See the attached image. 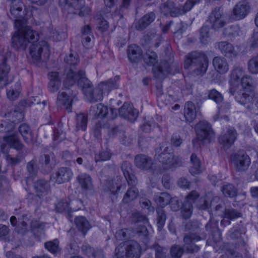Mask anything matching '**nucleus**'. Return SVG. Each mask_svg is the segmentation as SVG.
Returning <instances> with one entry per match:
<instances>
[{
  "label": "nucleus",
  "instance_id": "393cba45",
  "mask_svg": "<svg viewBox=\"0 0 258 258\" xmlns=\"http://www.w3.org/2000/svg\"><path fill=\"white\" fill-rule=\"evenodd\" d=\"M54 155L52 153L44 154L39 158V164L44 172H50L55 165Z\"/></svg>",
  "mask_w": 258,
  "mask_h": 258
},
{
  "label": "nucleus",
  "instance_id": "f3484780",
  "mask_svg": "<svg viewBox=\"0 0 258 258\" xmlns=\"http://www.w3.org/2000/svg\"><path fill=\"white\" fill-rule=\"evenodd\" d=\"M206 238V236L202 237L197 235L195 234L191 233L185 235L184 237L183 246L188 253L197 252L199 250V247L194 243V241H197Z\"/></svg>",
  "mask_w": 258,
  "mask_h": 258
},
{
  "label": "nucleus",
  "instance_id": "774afa93",
  "mask_svg": "<svg viewBox=\"0 0 258 258\" xmlns=\"http://www.w3.org/2000/svg\"><path fill=\"white\" fill-rule=\"evenodd\" d=\"M65 138V134L60 128H55L53 132V140L60 142Z\"/></svg>",
  "mask_w": 258,
  "mask_h": 258
},
{
  "label": "nucleus",
  "instance_id": "052dcab7",
  "mask_svg": "<svg viewBox=\"0 0 258 258\" xmlns=\"http://www.w3.org/2000/svg\"><path fill=\"white\" fill-rule=\"evenodd\" d=\"M71 5L74 7L75 11L77 12V14L80 16H83L84 14L82 12V8L84 6L83 0H70Z\"/></svg>",
  "mask_w": 258,
  "mask_h": 258
},
{
  "label": "nucleus",
  "instance_id": "0eeeda50",
  "mask_svg": "<svg viewBox=\"0 0 258 258\" xmlns=\"http://www.w3.org/2000/svg\"><path fill=\"white\" fill-rule=\"evenodd\" d=\"M80 78L78 81V86L81 88L82 91L88 100L90 102H96L102 100L101 92L97 91V88L94 90L90 81L86 77L85 73L83 70L80 71Z\"/></svg>",
  "mask_w": 258,
  "mask_h": 258
},
{
  "label": "nucleus",
  "instance_id": "6e6552de",
  "mask_svg": "<svg viewBox=\"0 0 258 258\" xmlns=\"http://www.w3.org/2000/svg\"><path fill=\"white\" fill-rule=\"evenodd\" d=\"M141 254V246L136 241L126 243L125 247L118 246L115 248L116 258H139Z\"/></svg>",
  "mask_w": 258,
  "mask_h": 258
},
{
  "label": "nucleus",
  "instance_id": "5fc2aeb1",
  "mask_svg": "<svg viewBox=\"0 0 258 258\" xmlns=\"http://www.w3.org/2000/svg\"><path fill=\"white\" fill-rule=\"evenodd\" d=\"M231 18L235 20H239L242 19V3L241 2H239L234 7Z\"/></svg>",
  "mask_w": 258,
  "mask_h": 258
},
{
  "label": "nucleus",
  "instance_id": "20e7f679",
  "mask_svg": "<svg viewBox=\"0 0 258 258\" xmlns=\"http://www.w3.org/2000/svg\"><path fill=\"white\" fill-rule=\"evenodd\" d=\"M254 81L248 76H243V105L249 109L255 114H258V96L255 97V103L253 104L254 97Z\"/></svg>",
  "mask_w": 258,
  "mask_h": 258
},
{
  "label": "nucleus",
  "instance_id": "864d4df0",
  "mask_svg": "<svg viewBox=\"0 0 258 258\" xmlns=\"http://www.w3.org/2000/svg\"><path fill=\"white\" fill-rule=\"evenodd\" d=\"M111 157V154L109 151L103 150L97 153L95 155L94 159L96 162H102L109 160Z\"/></svg>",
  "mask_w": 258,
  "mask_h": 258
},
{
  "label": "nucleus",
  "instance_id": "79ce46f5",
  "mask_svg": "<svg viewBox=\"0 0 258 258\" xmlns=\"http://www.w3.org/2000/svg\"><path fill=\"white\" fill-rule=\"evenodd\" d=\"M44 247L50 252L53 254H56L60 251L59 241L57 239L46 242L44 243Z\"/></svg>",
  "mask_w": 258,
  "mask_h": 258
},
{
  "label": "nucleus",
  "instance_id": "0e129e2a",
  "mask_svg": "<svg viewBox=\"0 0 258 258\" xmlns=\"http://www.w3.org/2000/svg\"><path fill=\"white\" fill-rule=\"evenodd\" d=\"M129 229H124L119 230L116 233V236L120 240H123L130 238V232Z\"/></svg>",
  "mask_w": 258,
  "mask_h": 258
},
{
  "label": "nucleus",
  "instance_id": "de8ad7c7",
  "mask_svg": "<svg viewBox=\"0 0 258 258\" xmlns=\"http://www.w3.org/2000/svg\"><path fill=\"white\" fill-rule=\"evenodd\" d=\"M231 162L234 164L236 170L239 171L242 166V152L239 151L231 155Z\"/></svg>",
  "mask_w": 258,
  "mask_h": 258
},
{
  "label": "nucleus",
  "instance_id": "7ed1b4c3",
  "mask_svg": "<svg viewBox=\"0 0 258 258\" xmlns=\"http://www.w3.org/2000/svg\"><path fill=\"white\" fill-rule=\"evenodd\" d=\"M184 68L191 67L193 73L196 75H203L208 67V58L203 52L192 51L185 56Z\"/></svg>",
  "mask_w": 258,
  "mask_h": 258
},
{
  "label": "nucleus",
  "instance_id": "39448f33",
  "mask_svg": "<svg viewBox=\"0 0 258 258\" xmlns=\"http://www.w3.org/2000/svg\"><path fill=\"white\" fill-rule=\"evenodd\" d=\"M201 0H187L183 6L176 7L174 3L171 1H167L160 6V12L165 16L178 17L185 14L190 11L192 8Z\"/></svg>",
  "mask_w": 258,
  "mask_h": 258
},
{
  "label": "nucleus",
  "instance_id": "cd10ccee",
  "mask_svg": "<svg viewBox=\"0 0 258 258\" xmlns=\"http://www.w3.org/2000/svg\"><path fill=\"white\" fill-rule=\"evenodd\" d=\"M89 114L94 118H103L108 114V109L106 106L102 103H99L91 107Z\"/></svg>",
  "mask_w": 258,
  "mask_h": 258
},
{
  "label": "nucleus",
  "instance_id": "338daca9",
  "mask_svg": "<svg viewBox=\"0 0 258 258\" xmlns=\"http://www.w3.org/2000/svg\"><path fill=\"white\" fill-rule=\"evenodd\" d=\"M81 248L84 254H86L89 258H92L93 253L95 252L94 248L88 244H84L82 245Z\"/></svg>",
  "mask_w": 258,
  "mask_h": 258
},
{
  "label": "nucleus",
  "instance_id": "a211bd4d",
  "mask_svg": "<svg viewBox=\"0 0 258 258\" xmlns=\"http://www.w3.org/2000/svg\"><path fill=\"white\" fill-rule=\"evenodd\" d=\"M73 176L71 169L68 167L59 168L52 175L51 179L58 184L69 181Z\"/></svg>",
  "mask_w": 258,
  "mask_h": 258
},
{
  "label": "nucleus",
  "instance_id": "09e8293b",
  "mask_svg": "<svg viewBox=\"0 0 258 258\" xmlns=\"http://www.w3.org/2000/svg\"><path fill=\"white\" fill-rule=\"evenodd\" d=\"M222 191L225 197L233 198L237 194V189L231 184L224 185L222 188Z\"/></svg>",
  "mask_w": 258,
  "mask_h": 258
},
{
  "label": "nucleus",
  "instance_id": "4be33fe9",
  "mask_svg": "<svg viewBox=\"0 0 258 258\" xmlns=\"http://www.w3.org/2000/svg\"><path fill=\"white\" fill-rule=\"evenodd\" d=\"M121 169L128 184L136 185L138 182V180L133 174L131 163L127 161L123 162Z\"/></svg>",
  "mask_w": 258,
  "mask_h": 258
},
{
  "label": "nucleus",
  "instance_id": "f704fd0d",
  "mask_svg": "<svg viewBox=\"0 0 258 258\" xmlns=\"http://www.w3.org/2000/svg\"><path fill=\"white\" fill-rule=\"evenodd\" d=\"M144 39L146 44L150 47H157L161 41V36L154 32L148 33L144 36Z\"/></svg>",
  "mask_w": 258,
  "mask_h": 258
},
{
  "label": "nucleus",
  "instance_id": "f8f14e48",
  "mask_svg": "<svg viewBox=\"0 0 258 258\" xmlns=\"http://www.w3.org/2000/svg\"><path fill=\"white\" fill-rule=\"evenodd\" d=\"M200 194L196 190H192L186 196L182 208V217L185 219L189 218L192 213V203L199 197Z\"/></svg>",
  "mask_w": 258,
  "mask_h": 258
},
{
  "label": "nucleus",
  "instance_id": "7c9ffc66",
  "mask_svg": "<svg viewBox=\"0 0 258 258\" xmlns=\"http://www.w3.org/2000/svg\"><path fill=\"white\" fill-rule=\"evenodd\" d=\"M77 180L83 190H88L92 189V179L89 174L81 173L78 175Z\"/></svg>",
  "mask_w": 258,
  "mask_h": 258
},
{
  "label": "nucleus",
  "instance_id": "473e14b6",
  "mask_svg": "<svg viewBox=\"0 0 258 258\" xmlns=\"http://www.w3.org/2000/svg\"><path fill=\"white\" fill-rule=\"evenodd\" d=\"M7 58L4 57L0 64V88L5 86L8 83V74L10 70V67L6 63Z\"/></svg>",
  "mask_w": 258,
  "mask_h": 258
},
{
  "label": "nucleus",
  "instance_id": "5701e85b",
  "mask_svg": "<svg viewBox=\"0 0 258 258\" xmlns=\"http://www.w3.org/2000/svg\"><path fill=\"white\" fill-rule=\"evenodd\" d=\"M34 188L37 196L42 198L48 194L50 186L48 181L40 179L34 182Z\"/></svg>",
  "mask_w": 258,
  "mask_h": 258
},
{
  "label": "nucleus",
  "instance_id": "3c124183",
  "mask_svg": "<svg viewBox=\"0 0 258 258\" xmlns=\"http://www.w3.org/2000/svg\"><path fill=\"white\" fill-rule=\"evenodd\" d=\"M208 97L215 102L217 105H220L223 101L222 95L215 89L209 91Z\"/></svg>",
  "mask_w": 258,
  "mask_h": 258
},
{
  "label": "nucleus",
  "instance_id": "58836bf2",
  "mask_svg": "<svg viewBox=\"0 0 258 258\" xmlns=\"http://www.w3.org/2000/svg\"><path fill=\"white\" fill-rule=\"evenodd\" d=\"M144 62L148 66H154L158 61V56L156 53L148 49L143 56Z\"/></svg>",
  "mask_w": 258,
  "mask_h": 258
},
{
  "label": "nucleus",
  "instance_id": "c756f323",
  "mask_svg": "<svg viewBox=\"0 0 258 258\" xmlns=\"http://www.w3.org/2000/svg\"><path fill=\"white\" fill-rule=\"evenodd\" d=\"M184 116L186 121L191 122L196 118L197 111L195 105L191 101L185 103L183 111Z\"/></svg>",
  "mask_w": 258,
  "mask_h": 258
},
{
  "label": "nucleus",
  "instance_id": "2f4dec72",
  "mask_svg": "<svg viewBox=\"0 0 258 258\" xmlns=\"http://www.w3.org/2000/svg\"><path fill=\"white\" fill-rule=\"evenodd\" d=\"M190 165L189 169L190 173L192 175L199 174L202 172V164L197 155L193 153L190 158Z\"/></svg>",
  "mask_w": 258,
  "mask_h": 258
},
{
  "label": "nucleus",
  "instance_id": "9d476101",
  "mask_svg": "<svg viewBox=\"0 0 258 258\" xmlns=\"http://www.w3.org/2000/svg\"><path fill=\"white\" fill-rule=\"evenodd\" d=\"M3 138L5 143L0 145L1 151L3 153L7 154L11 148L17 150H20L23 148V145L16 135L13 134L7 135L4 136Z\"/></svg>",
  "mask_w": 258,
  "mask_h": 258
},
{
  "label": "nucleus",
  "instance_id": "ea45409f",
  "mask_svg": "<svg viewBox=\"0 0 258 258\" xmlns=\"http://www.w3.org/2000/svg\"><path fill=\"white\" fill-rule=\"evenodd\" d=\"M19 131L26 143L29 144L31 142L32 137L28 125L26 123L21 124L19 127Z\"/></svg>",
  "mask_w": 258,
  "mask_h": 258
},
{
  "label": "nucleus",
  "instance_id": "bf43d9fd",
  "mask_svg": "<svg viewBox=\"0 0 258 258\" xmlns=\"http://www.w3.org/2000/svg\"><path fill=\"white\" fill-rule=\"evenodd\" d=\"M183 253V249L179 245L172 246L170 249V253L172 258H181Z\"/></svg>",
  "mask_w": 258,
  "mask_h": 258
},
{
  "label": "nucleus",
  "instance_id": "e2e57ef3",
  "mask_svg": "<svg viewBox=\"0 0 258 258\" xmlns=\"http://www.w3.org/2000/svg\"><path fill=\"white\" fill-rule=\"evenodd\" d=\"M66 62L70 66H75L79 62L78 56L77 54L70 53L69 55L66 56L64 58Z\"/></svg>",
  "mask_w": 258,
  "mask_h": 258
},
{
  "label": "nucleus",
  "instance_id": "603ef678",
  "mask_svg": "<svg viewBox=\"0 0 258 258\" xmlns=\"http://www.w3.org/2000/svg\"><path fill=\"white\" fill-rule=\"evenodd\" d=\"M59 6L61 7L64 13L68 14H77V12L75 11L74 7L71 5V2L69 3L68 0H59Z\"/></svg>",
  "mask_w": 258,
  "mask_h": 258
},
{
  "label": "nucleus",
  "instance_id": "8fccbe9b",
  "mask_svg": "<svg viewBox=\"0 0 258 258\" xmlns=\"http://www.w3.org/2000/svg\"><path fill=\"white\" fill-rule=\"evenodd\" d=\"M247 68L251 74H258V55L249 59L247 63Z\"/></svg>",
  "mask_w": 258,
  "mask_h": 258
},
{
  "label": "nucleus",
  "instance_id": "2eb2a0df",
  "mask_svg": "<svg viewBox=\"0 0 258 258\" xmlns=\"http://www.w3.org/2000/svg\"><path fill=\"white\" fill-rule=\"evenodd\" d=\"M176 68V66L174 64H170L169 62L164 61L161 62L158 67L154 68L153 71L156 78L163 79L168 74H174Z\"/></svg>",
  "mask_w": 258,
  "mask_h": 258
},
{
  "label": "nucleus",
  "instance_id": "a19ab883",
  "mask_svg": "<svg viewBox=\"0 0 258 258\" xmlns=\"http://www.w3.org/2000/svg\"><path fill=\"white\" fill-rule=\"evenodd\" d=\"M16 121V120H13L12 122L2 120L0 123V132L9 133L8 135L13 134L16 135L15 133H13V130L14 128V122Z\"/></svg>",
  "mask_w": 258,
  "mask_h": 258
},
{
  "label": "nucleus",
  "instance_id": "9b49d317",
  "mask_svg": "<svg viewBox=\"0 0 258 258\" xmlns=\"http://www.w3.org/2000/svg\"><path fill=\"white\" fill-rule=\"evenodd\" d=\"M64 89L63 88L62 91L58 92L56 103L58 107H64L68 112H71L72 111V103L74 96L71 93V91L69 89H66L67 92H66L63 91Z\"/></svg>",
  "mask_w": 258,
  "mask_h": 258
},
{
  "label": "nucleus",
  "instance_id": "49530a36",
  "mask_svg": "<svg viewBox=\"0 0 258 258\" xmlns=\"http://www.w3.org/2000/svg\"><path fill=\"white\" fill-rule=\"evenodd\" d=\"M157 213V226L159 230H161L165 224L166 216L165 211L162 208H158L156 210Z\"/></svg>",
  "mask_w": 258,
  "mask_h": 258
},
{
  "label": "nucleus",
  "instance_id": "72a5a7b5",
  "mask_svg": "<svg viewBox=\"0 0 258 258\" xmlns=\"http://www.w3.org/2000/svg\"><path fill=\"white\" fill-rule=\"evenodd\" d=\"M206 230L211 232L213 242L215 243L221 240V234L217 224L209 221L205 226Z\"/></svg>",
  "mask_w": 258,
  "mask_h": 258
},
{
  "label": "nucleus",
  "instance_id": "a878e982",
  "mask_svg": "<svg viewBox=\"0 0 258 258\" xmlns=\"http://www.w3.org/2000/svg\"><path fill=\"white\" fill-rule=\"evenodd\" d=\"M218 49L225 57L233 58L237 55V51L233 46L227 41H221L217 43Z\"/></svg>",
  "mask_w": 258,
  "mask_h": 258
},
{
  "label": "nucleus",
  "instance_id": "69168bd1",
  "mask_svg": "<svg viewBox=\"0 0 258 258\" xmlns=\"http://www.w3.org/2000/svg\"><path fill=\"white\" fill-rule=\"evenodd\" d=\"M156 258H169L167 255V249L160 246H158L155 249Z\"/></svg>",
  "mask_w": 258,
  "mask_h": 258
},
{
  "label": "nucleus",
  "instance_id": "412c9836",
  "mask_svg": "<svg viewBox=\"0 0 258 258\" xmlns=\"http://www.w3.org/2000/svg\"><path fill=\"white\" fill-rule=\"evenodd\" d=\"M66 78L63 81V88L65 89H69V88L73 86L77 80H79L80 78V71L76 72L72 68H67L65 70Z\"/></svg>",
  "mask_w": 258,
  "mask_h": 258
},
{
  "label": "nucleus",
  "instance_id": "f257e3e1",
  "mask_svg": "<svg viewBox=\"0 0 258 258\" xmlns=\"http://www.w3.org/2000/svg\"><path fill=\"white\" fill-rule=\"evenodd\" d=\"M17 31L12 38V46L16 50H25L30 43V54L33 59L40 60L42 54L44 60L48 57V46L45 41H38L39 36L37 31L31 27L26 25L25 21H17L16 22Z\"/></svg>",
  "mask_w": 258,
  "mask_h": 258
},
{
  "label": "nucleus",
  "instance_id": "a18cd8bd",
  "mask_svg": "<svg viewBox=\"0 0 258 258\" xmlns=\"http://www.w3.org/2000/svg\"><path fill=\"white\" fill-rule=\"evenodd\" d=\"M87 125V116L80 113L77 115L76 118V127L78 130L85 131Z\"/></svg>",
  "mask_w": 258,
  "mask_h": 258
},
{
  "label": "nucleus",
  "instance_id": "4468645a",
  "mask_svg": "<svg viewBox=\"0 0 258 258\" xmlns=\"http://www.w3.org/2000/svg\"><path fill=\"white\" fill-rule=\"evenodd\" d=\"M209 21L214 29H219L226 24L222 10L220 8H215L209 16Z\"/></svg>",
  "mask_w": 258,
  "mask_h": 258
},
{
  "label": "nucleus",
  "instance_id": "6ab92c4d",
  "mask_svg": "<svg viewBox=\"0 0 258 258\" xmlns=\"http://www.w3.org/2000/svg\"><path fill=\"white\" fill-rule=\"evenodd\" d=\"M135 164L141 170L150 171L153 169L154 162L151 157L144 154H139L135 157Z\"/></svg>",
  "mask_w": 258,
  "mask_h": 258
},
{
  "label": "nucleus",
  "instance_id": "dca6fc26",
  "mask_svg": "<svg viewBox=\"0 0 258 258\" xmlns=\"http://www.w3.org/2000/svg\"><path fill=\"white\" fill-rule=\"evenodd\" d=\"M119 115L131 122L135 121L139 114L138 111L128 102H124L118 110Z\"/></svg>",
  "mask_w": 258,
  "mask_h": 258
},
{
  "label": "nucleus",
  "instance_id": "6e6d98bb",
  "mask_svg": "<svg viewBox=\"0 0 258 258\" xmlns=\"http://www.w3.org/2000/svg\"><path fill=\"white\" fill-rule=\"evenodd\" d=\"M25 155L19 153L16 157H13L10 155H6V159L7 162L12 166L16 165L20 163L23 159Z\"/></svg>",
  "mask_w": 258,
  "mask_h": 258
},
{
  "label": "nucleus",
  "instance_id": "f03ea898",
  "mask_svg": "<svg viewBox=\"0 0 258 258\" xmlns=\"http://www.w3.org/2000/svg\"><path fill=\"white\" fill-rule=\"evenodd\" d=\"M155 156L165 169H170L182 165L181 158L174 155L173 149L166 143L160 144L159 147L156 149Z\"/></svg>",
  "mask_w": 258,
  "mask_h": 258
},
{
  "label": "nucleus",
  "instance_id": "4c0bfd02",
  "mask_svg": "<svg viewBox=\"0 0 258 258\" xmlns=\"http://www.w3.org/2000/svg\"><path fill=\"white\" fill-rule=\"evenodd\" d=\"M129 188L126 193L125 194L122 202L124 203H128L134 200L137 198L139 196V190L137 187L135 186V185Z\"/></svg>",
  "mask_w": 258,
  "mask_h": 258
},
{
  "label": "nucleus",
  "instance_id": "1a4fd4ad",
  "mask_svg": "<svg viewBox=\"0 0 258 258\" xmlns=\"http://www.w3.org/2000/svg\"><path fill=\"white\" fill-rule=\"evenodd\" d=\"M197 140L202 144L210 143L214 138V133L211 124L206 121H201L195 126Z\"/></svg>",
  "mask_w": 258,
  "mask_h": 258
},
{
  "label": "nucleus",
  "instance_id": "423d86ee",
  "mask_svg": "<svg viewBox=\"0 0 258 258\" xmlns=\"http://www.w3.org/2000/svg\"><path fill=\"white\" fill-rule=\"evenodd\" d=\"M229 93L233 95L235 100L242 104V94L240 86L242 85V68L239 66H234L231 70L230 80Z\"/></svg>",
  "mask_w": 258,
  "mask_h": 258
},
{
  "label": "nucleus",
  "instance_id": "37998d69",
  "mask_svg": "<svg viewBox=\"0 0 258 258\" xmlns=\"http://www.w3.org/2000/svg\"><path fill=\"white\" fill-rule=\"evenodd\" d=\"M106 186L105 189L111 191L113 194L115 195L117 194L121 188L124 189L126 187L125 184H121L120 185L114 184L113 180H108L106 182Z\"/></svg>",
  "mask_w": 258,
  "mask_h": 258
},
{
  "label": "nucleus",
  "instance_id": "c9c22d12",
  "mask_svg": "<svg viewBox=\"0 0 258 258\" xmlns=\"http://www.w3.org/2000/svg\"><path fill=\"white\" fill-rule=\"evenodd\" d=\"M75 224L79 230L85 235L91 228L90 224L85 217L79 216L75 218Z\"/></svg>",
  "mask_w": 258,
  "mask_h": 258
},
{
  "label": "nucleus",
  "instance_id": "680f3d73",
  "mask_svg": "<svg viewBox=\"0 0 258 258\" xmlns=\"http://www.w3.org/2000/svg\"><path fill=\"white\" fill-rule=\"evenodd\" d=\"M27 169L30 177H34L36 175L37 169L36 166V163L34 160H32L28 163Z\"/></svg>",
  "mask_w": 258,
  "mask_h": 258
},
{
  "label": "nucleus",
  "instance_id": "4d7b16f0",
  "mask_svg": "<svg viewBox=\"0 0 258 258\" xmlns=\"http://www.w3.org/2000/svg\"><path fill=\"white\" fill-rule=\"evenodd\" d=\"M70 204L67 199H62L58 201L56 205V210L58 212H63L65 211L69 212L72 209L69 207Z\"/></svg>",
  "mask_w": 258,
  "mask_h": 258
},
{
  "label": "nucleus",
  "instance_id": "ddd939ff",
  "mask_svg": "<svg viewBox=\"0 0 258 258\" xmlns=\"http://www.w3.org/2000/svg\"><path fill=\"white\" fill-rule=\"evenodd\" d=\"M237 134L233 127L229 126L219 137V142L225 149H229L237 138Z\"/></svg>",
  "mask_w": 258,
  "mask_h": 258
},
{
  "label": "nucleus",
  "instance_id": "c03bdc74",
  "mask_svg": "<svg viewBox=\"0 0 258 258\" xmlns=\"http://www.w3.org/2000/svg\"><path fill=\"white\" fill-rule=\"evenodd\" d=\"M240 32L239 26L237 25L231 26L224 30L223 34L230 38H234L239 35Z\"/></svg>",
  "mask_w": 258,
  "mask_h": 258
},
{
  "label": "nucleus",
  "instance_id": "b1692460",
  "mask_svg": "<svg viewBox=\"0 0 258 258\" xmlns=\"http://www.w3.org/2000/svg\"><path fill=\"white\" fill-rule=\"evenodd\" d=\"M156 15L153 12H149L135 23V27L138 31H143L149 26L155 19Z\"/></svg>",
  "mask_w": 258,
  "mask_h": 258
},
{
  "label": "nucleus",
  "instance_id": "c85d7f7f",
  "mask_svg": "<svg viewBox=\"0 0 258 258\" xmlns=\"http://www.w3.org/2000/svg\"><path fill=\"white\" fill-rule=\"evenodd\" d=\"M213 66L215 70L220 74H224L229 70V64L222 56H216L213 59Z\"/></svg>",
  "mask_w": 258,
  "mask_h": 258
},
{
  "label": "nucleus",
  "instance_id": "bb28decb",
  "mask_svg": "<svg viewBox=\"0 0 258 258\" xmlns=\"http://www.w3.org/2000/svg\"><path fill=\"white\" fill-rule=\"evenodd\" d=\"M127 54L128 58L131 62H138L142 58L143 51L139 46L135 44H132L128 46Z\"/></svg>",
  "mask_w": 258,
  "mask_h": 258
},
{
  "label": "nucleus",
  "instance_id": "aec40b11",
  "mask_svg": "<svg viewBox=\"0 0 258 258\" xmlns=\"http://www.w3.org/2000/svg\"><path fill=\"white\" fill-rule=\"evenodd\" d=\"M119 80V76H116L113 78L109 79L108 81L101 83L97 87V91L101 92L102 95V99L103 98V94L107 93L112 89H116L118 87V82Z\"/></svg>",
  "mask_w": 258,
  "mask_h": 258
},
{
  "label": "nucleus",
  "instance_id": "13d9d810",
  "mask_svg": "<svg viewBox=\"0 0 258 258\" xmlns=\"http://www.w3.org/2000/svg\"><path fill=\"white\" fill-rule=\"evenodd\" d=\"M209 28L207 26H203L200 30V40L202 43H208L209 40Z\"/></svg>",
  "mask_w": 258,
  "mask_h": 258
},
{
  "label": "nucleus",
  "instance_id": "e433bc0d",
  "mask_svg": "<svg viewBox=\"0 0 258 258\" xmlns=\"http://www.w3.org/2000/svg\"><path fill=\"white\" fill-rule=\"evenodd\" d=\"M154 201L161 207L169 204L172 200L171 196L167 192H161L155 196Z\"/></svg>",
  "mask_w": 258,
  "mask_h": 258
}]
</instances>
